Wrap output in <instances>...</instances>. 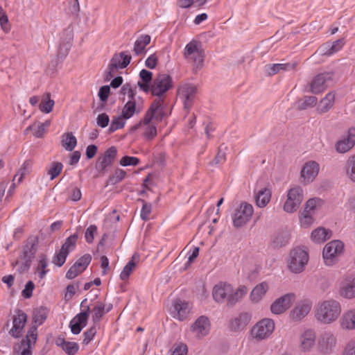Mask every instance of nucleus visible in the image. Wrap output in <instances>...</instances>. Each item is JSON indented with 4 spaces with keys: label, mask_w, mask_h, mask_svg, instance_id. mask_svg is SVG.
I'll return each instance as SVG.
<instances>
[{
    "label": "nucleus",
    "mask_w": 355,
    "mask_h": 355,
    "mask_svg": "<svg viewBox=\"0 0 355 355\" xmlns=\"http://www.w3.org/2000/svg\"><path fill=\"white\" fill-rule=\"evenodd\" d=\"M247 293L244 286L234 290L230 284L219 283L213 288L212 295L214 300L218 303L226 302L229 307H232L241 300Z\"/></svg>",
    "instance_id": "nucleus-1"
},
{
    "label": "nucleus",
    "mask_w": 355,
    "mask_h": 355,
    "mask_svg": "<svg viewBox=\"0 0 355 355\" xmlns=\"http://www.w3.org/2000/svg\"><path fill=\"white\" fill-rule=\"evenodd\" d=\"M341 313L340 303L333 299L318 304L315 310V319L322 324H329L335 322Z\"/></svg>",
    "instance_id": "nucleus-2"
},
{
    "label": "nucleus",
    "mask_w": 355,
    "mask_h": 355,
    "mask_svg": "<svg viewBox=\"0 0 355 355\" xmlns=\"http://www.w3.org/2000/svg\"><path fill=\"white\" fill-rule=\"evenodd\" d=\"M38 243L39 240L37 236H31L27 239L19 259L15 263H12V266H19L17 268L19 273L27 272L30 269L31 263L37 251Z\"/></svg>",
    "instance_id": "nucleus-3"
},
{
    "label": "nucleus",
    "mask_w": 355,
    "mask_h": 355,
    "mask_svg": "<svg viewBox=\"0 0 355 355\" xmlns=\"http://www.w3.org/2000/svg\"><path fill=\"white\" fill-rule=\"evenodd\" d=\"M344 244L339 240H334L326 244L322 257L327 266H332L338 261V257L343 254Z\"/></svg>",
    "instance_id": "nucleus-4"
},
{
    "label": "nucleus",
    "mask_w": 355,
    "mask_h": 355,
    "mask_svg": "<svg viewBox=\"0 0 355 355\" xmlns=\"http://www.w3.org/2000/svg\"><path fill=\"white\" fill-rule=\"evenodd\" d=\"M309 260V256L306 251L300 248H295L290 252L288 261L289 270L294 273L301 272Z\"/></svg>",
    "instance_id": "nucleus-5"
},
{
    "label": "nucleus",
    "mask_w": 355,
    "mask_h": 355,
    "mask_svg": "<svg viewBox=\"0 0 355 355\" xmlns=\"http://www.w3.org/2000/svg\"><path fill=\"white\" fill-rule=\"evenodd\" d=\"M303 200V191L300 186L289 189L287 199L284 205V210L287 213L295 211Z\"/></svg>",
    "instance_id": "nucleus-6"
},
{
    "label": "nucleus",
    "mask_w": 355,
    "mask_h": 355,
    "mask_svg": "<svg viewBox=\"0 0 355 355\" xmlns=\"http://www.w3.org/2000/svg\"><path fill=\"white\" fill-rule=\"evenodd\" d=\"M173 87L172 78L169 75L158 74L153 80L151 85V93L153 96L160 98Z\"/></svg>",
    "instance_id": "nucleus-7"
},
{
    "label": "nucleus",
    "mask_w": 355,
    "mask_h": 355,
    "mask_svg": "<svg viewBox=\"0 0 355 355\" xmlns=\"http://www.w3.org/2000/svg\"><path fill=\"white\" fill-rule=\"evenodd\" d=\"M253 207L248 202H242L239 207L235 210L233 216V224L236 228L245 225L253 214Z\"/></svg>",
    "instance_id": "nucleus-8"
},
{
    "label": "nucleus",
    "mask_w": 355,
    "mask_h": 355,
    "mask_svg": "<svg viewBox=\"0 0 355 355\" xmlns=\"http://www.w3.org/2000/svg\"><path fill=\"white\" fill-rule=\"evenodd\" d=\"M116 154V148L115 146H111L105 151L102 156L98 157L96 164V169L100 174H105L107 168L112 164Z\"/></svg>",
    "instance_id": "nucleus-9"
},
{
    "label": "nucleus",
    "mask_w": 355,
    "mask_h": 355,
    "mask_svg": "<svg viewBox=\"0 0 355 355\" xmlns=\"http://www.w3.org/2000/svg\"><path fill=\"white\" fill-rule=\"evenodd\" d=\"M320 171V166L315 161L306 162L300 172V181L304 184L312 182Z\"/></svg>",
    "instance_id": "nucleus-10"
},
{
    "label": "nucleus",
    "mask_w": 355,
    "mask_h": 355,
    "mask_svg": "<svg viewBox=\"0 0 355 355\" xmlns=\"http://www.w3.org/2000/svg\"><path fill=\"white\" fill-rule=\"evenodd\" d=\"M334 73L324 72L316 75L310 83L311 92L315 94L323 92L328 87V83L333 80Z\"/></svg>",
    "instance_id": "nucleus-11"
},
{
    "label": "nucleus",
    "mask_w": 355,
    "mask_h": 355,
    "mask_svg": "<svg viewBox=\"0 0 355 355\" xmlns=\"http://www.w3.org/2000/svg\"><path fill=\"white\" fill-rule=\"evenodd\" d=\"M73 39V26L70 24L60 35L58 54L65 56L69 51Z\"/></svg>",
    "instance_id": "nucleus-12"
},
{
    "label": "nucleus",
    "mask_w": 355,
    "mask_h": 355,
    "mask_svg": "<svg viewBox=\"0 0 355 355\" xmlns=\"http://www.w3.org/2000/svg\"><path fill=\"white\" fill-rule=\"evenodd\" d=\"M295 299L293 293H287L276 299L270 305L271 312L276 315L285 312L290 308Z\"/></svg>",
    "instance_id": "nucleus-13"
},
{
    "label": "nucleus",
    "mask_w": 355,
    "mask_h": 355,
    "mask_svg": "<svg viewBox=\"0 0 355 355\" xmlns=\"http://www.w3.org/2000/svg\"><path fill=\"white\" fill-rule=\"evenodd\" d=\"M87 299L82 301L81 306L85 307V310L74 317L70 322L69 326L72 333H80L82 329L87 324L89 306L88 305H85Z\"/></svg>",
    "instance_id": "nucleus-14"
},
{
    "label": "nucleus",
    "mask_w": 355,
    "mask_h": 355,
    "mask_svg": "<svg viewBox=\"0 0 355 355\" xmlns=\"http://www.w3.org/2000/svg\"><path fill=\"white\" fill-rule=\"evenodd\" d=\"M37 340V334H26L19 343L15 344L13 351L15 355H31V345Z\"/></svg>",
    "instance_id": "nucleus-15"
},
{
    "label": "nucleus",
    "mask_w": 355,
    "mask_h": 355,
    "mask_svg": "<svg viewBox=\"0 0 355 355\" xmlns=\"http://www.w3.org/2000/svg\"><path fill=\"white\" fill-rule=\"evenodd\" d=\"M196 92V87L191 84H185L178 89V94L183 99L185 109L189 110L191 107Z\"/></svg>",
    "instance_id": "nucleus-16"
},
{
    "label": "nucleus",
    "mask_w": 355,
    "mask_h": 355,
    "mask_svg": "<svg viewBox=\"0 0 355 355\" xmlns=\"http://www.w3.org/2000/svg\"><path fill=\"white\" fill-rule=\"evenodd\" d=\"M251 320V315L248 313H241L238 316L232 318L228 323L230 331L241 332L246 330Z\"/></svg>",
    "instance_id": "nucleus-17"
},
{
    "label": "nucleus",
    "mask_w": 355,
    "mask_h": 355,
    "mask_svg": "<svg viewBox=\"0 0 355 355\" xmlns=\"http://www.w3.org/2000/svg\"><path fill=\"white\" fill-rule=\"evenodd\" d=\"M345 44L344 38L338 39L336 41L329 43L327 42L321 45L311 58L319 55H331L342 49Z\"/></svg>",
    "instance_id": "nucleus-18"
},
{
    "label": "nucleus",
    "mask_w": 355,
    "mask_h": 355,
    "mask_svg": "<svg viewBox=\"0 0 355 355\" xmlns=\"http://www.w3.org/2000/svg\"><path fill=\"white\" fill-rule=\"evenodd\" d=\"M340 294L345 298L355 297V275H349L345 277L340 283Z\"/></svg>",
    "instance_id": "nucleus-19"
},
{
    "label": "nucleus",
    "mask_w": 355,
    "mask_h": 355,
    "mask_svg": "<svg viewBox=\"0 0 355 355\" xmlns=\"http://www.w3.org/2000/svg\"><path fill=\"white\" fill-rule=\"evenodd\" d=\"M194 53H197V56L193 58L194 62H197L196 70L202 68L204 61V51L198 47V42L192 40L185 46V51L184 55L186 58L191 55Z\"/></svg>",
    "instance_id": "nucleus-20"
},
{
    "label": "nucleus",
    "mask_w": 355,
    "mask_h": 355,
    "mask_svg": "<svg viewBox=\"0 0 355 355\" xmlns=\"http://www.w3.org/2000/svg\"><path fill=\"white\" fill-rule=\"evenodd\" d=\"M48 310L44 306H40L33 309L32 324L29 327L27 333H35L37 331V327L46 320Z\"/></svg>",
    "instance_id": "nucleus-21"
},
{
    "label": "nucleus",
    "mask_w": 355,
    "mask_h": 355,
    "mask_svg": "<svg viewBox=\"0 0 355 355\" xmlns=\"http://www.w3.org/2000/svg\"><path fill=\"white\" fill-rule=\"evenodd\" d=\"M355 144V128H352L348 130L346 138L338 141L335 144V149L338 153H345Z\"/></svg>",
    "instance_id": "nucleus-22"
},
{
    "label": "nucleus",
    "mask_w": 355,
    "mask_h": 355,
    "mask_svg": "<svg viewBox=\"0 0 355 355\" xmlns=\"http://www.w3.org/2000/svg\"><path fill=\"white\" fill-rule=\"evenodd\" d=\"M317 340L318 348L323 353L330 352L336 344V339L334 334H320Z\"/></svg>",
    "instance_id": "nucleus-23"
},
{
    "label": "nucleus",
    "mask_w": 355,
    "mask_h": 355,
    "mask_svg": "<svg viewBox=\"0 0 355 355\" xmlns=\"http://www.w3.org/2000/svg\"><path fill=\"white\" fill-rule=\"evenodd\" d=\"M311 303L300 302L290 311V318L293 321H300L304 318L311 310Z\"/></svg>",
    "instance_id": "nucleus-24"
},
{
    "label": "nucleus",
    "mask_w": 355,
    "mask_h": 355,
    "mask_svg": "<svg viewBox=\"0 0 355 355\" xmlns=\"http://www.w3.org/2000/svg\"><path fill=\"white\" fill-rule=\"evenodd\" d=\"M55 344L67 355H76L79 350V345L77 343L69 341L62 336L58 337Z\"/></svg>",
    "instance_id": "nucleus-25"
},
{
    "label": "nucleus",
    "mask_w": 355,
    "mask_h": 355,
    "mask_svg": "<svg viewBox=\"0 0 355 355\" xmlns=\"http://www.w3.org/2000/svg\"><path fill=\"white\" fill-rule=\"evenodd\" d=\"M27 321V315L20 309H16L12 317V327L9 333H14L23 329Z\"/></svg>",
    "instance_id": "nucleus-26"
},
{
    "label": "nucleus",
    "mask_w": 355,
    "mask_h": 355,
    "mask_svg": "<svg viewBox=\"0 0 355 355\" xmlns=\"http://www.w3.org/2000/svg\"><path fill=\"white\" fill-rule=\"evenodd\" d=\"M275 329V322L270 318H264L256 323L250 330V333H272Z\"/></svg>",
    "instance_id": "nucleus-27"
},
{
    "label": "nucleus",
    "mask_w": 355,
    "mask_h": 355,
    "mask_svg": "<svg viewBox=\"0 0 355 355\" xmlns=\"http://www.w3.org/2000/svg\"><path fill=\"white\" fill-rule=\"evenodd\" d=\"M298 65L297 62L293 63L273 64L266 66V72L268 76H273L280 71L295 70Z\"/></svg>",
    "instance_id": "nucleus-28"
},
{
    "label": "nucleus",
    "mask_w": 355,
    "mask_h": 355,
    "mask_svg": "<svg viewBox=\"0 0 355 355\" xmlns=\"http://www.w3.org/2000/svg\"><path fill=\"white\" fill-rule=\"evenodd\" d=\"M335 102V93L329 92L323 98H322L317 107L318 114H324L327 112L334 105Z\"/></svg>",
    "instance_id": "nucleus-29"
},
{
    "label": "nucleus",
    "mask_w": 355,
    "mask_h": 355,
    "mask_svg": "<svg viewBox=\"0 0 355 355\" xmlns=\"http://www.w3.org/2000/svg\"><path fill=\"white\" fill-rule=\"evenodd\" d=\"M272 192L268 187H264L254 194L256 205L260 207H265L270 200Z\"/></svg>",
    "instance_id": "nucleus-30"
},
{
    "label": "nucleus",
    "mask_w": 355,
    "mask_h": 355,
    "mask_svg": "<svg viewBox=\"0 0 355 355\" xmlns=\"http://www.w3.org/2000/svg\"><path fill=\"white\" fill-rule=\"evenodd\" d=\"M163 100L160 98H156L150 105V112L153 113V119L155 121L159 122L166 116V113L162 105Z\"/></svg>",
    "instance_id": "nucleus-31"
},
{
    "label": "nucleus",
    "mask_w": 355,
    "mask_h": 355,
    "mask_svg": "<svg viewBox=\"0 0 355 355\" xmlns=\"http://www.w3.org/2000/svg\"><path fill=\"white\" fill-rule=\"evenodd\" d=\"M269 289L268 284L263 282L257 284L251 291L250 300L253 302H259Z\"/></svg>",
    "instance_id": "nucleus-32"
},
{
    "label": "nucleus",
    "mask_w": 355,
    "mask_h": 355,
    "mask_svg": "<svg viewBox=\"0 0 355 355\" xmlns=\"http://www.w3.org/2000/svg\"><path fill=\"white\" fill-rule=\"evenodd\" d=\"M139 259L140 256L138 253L135 252L132 255L131 260L124 266L120 274V279L121 280L125 281L129 278L130 275L133 272L137 263L139 261Z\"/></svg>",
    "instance_id": "nucleus-33"
},
{
    "label": "nucleus",
    "mask_w": 355,
    "mask_h": 355,
    "mask_svg": "<svg viewBox=\"0 0 355 355\" xmlns=\"http://www.w3.org/2000/svg\"><path fill=\"white\" fill-rule=\"evenodd\" d=\"M211 329V323L209 318L205 315L200 316L191 325V330L195 332H209Z\"/></svg>",
    "instance_id": "nucleus-34"
},
{
    "label": "nucleus",
    "mask_w": 355,
    "mask_h": 355,
    "mask_svg": "<svg viewBox=\"0 0 355 355\" xmlns=\"http://www.w3.org/2000/svg\"><path fill=\"white\" fill-rule=\"evenodd\" d=\"M173 308L174 313L176 314L174 317H176L180 320H183L186 318L189 312V304L180 300H176L173 302Z\"/></svg>",
    "instance_id": "nucleus-35"
},
{
    "label": "nucleus",
    "mask_w": 355,
    "mask_h": 355,
    "mask_svg": "<svg viewBox=\"0 0 355 355\" xmlns=\"http://www.w3.org/2000/svg\"><path fill=\"white\" fill-rule=\"evenodd\" d=\"M332 236V232L324 227H318L311 234V239L316 243H322L329 239Z\"/></svg>",
    "instance_id": "nucleus-36"
},
{
    "label": "nucleus",
    "mask_w": 355,
    "mask_h": 355,
    "mask_svg": "<svg viewBox=\"0 0 355 355\" xmlns=\"http://www.w3.org/2000/svg\"><path fill=\"white\" fill-rule=\"evenodd\" d=\"M290 239L288 232L282 230L275 234L271 241V245L274 248H279L285 246Z\"/></svg>",
    "instance_id": "nucleus-37"
},
{
    "label": "nucleus",
    "mask_w": 355,
    "mask_h": 355,
    "mask_svg": "<svg viewBox=\"0 0 355 355\" xmlns=\"http://www.w3.org/2000/svg\"><path fill=\"white\" fill-rule=\"evenodd\" d=\"M340 325L345 330L355 329V310L348 311L343 314L340 319Z\"/></svg>",
    "instance_id": "nucleus-38"
},
{
    "label": "nucleus",
    "mask_w": 355,
    "mask_h": 355,
    "mask_svg": "<svg viewBox=\"0 0 355 355\" xmlns=\"http://www.w3.org/2000/svg\"><path fill=\"white\" fill-rule=\"evenodd\" d=\"M61 144L65 150L72 151L77 144V139L72 132H67L62 135Z\"/></svg>",
    "instance_id": "nucleus-39"
},
{
    "label": "nucleus",
    "mask_w": 355,
    "mask_h": 355,
    "mask_svg": "<svg viewBox=\"0 0 355 355\" xmlns=\"http://www.w3.org/2000/svg\"><path fill=\"white\" fill-rule=\"evenodd\" d=\"M55 102L51 98V94L47 92L43 96L39 105L40 110L43 113H50L53 108Z\"/></svg>",
    "instance_id": "nucleus-40"
},
{
    "label": "nucleus",
    "mask_w": 355,
    "mask_h": 355,
    "mask_svg": "<svg viewBox=\"0 0 355 355\" xmlns=\"http://www.w3.org/2000/svg\"><path fill=\"white\" fill-rule=\"evenodd\" d=\"M315 343V334H302L300 337V347L302 351L309 350Z\"/></svg>",
    "instance_id": "nucleus-41"
},
{
    "label": "nucleus",
    "mask_w": 355,
    "mask_h": 355,
    "mask_svg": "<svg viewBox=\"0 0 355 355\" xmlns=\"http://www.w3.org/2000/svg\"><path fill=\"white\" fill-rule=\"evenodd\" d=\"M135 112H139V110H136V102L128 101L122 110L121 117L124 119H128L133 116Z\"/></svg>",
    "instance_id": "nucleus-42"
},
{
    "label": "nucleus",
    "mask_w": 355,
    "mask_h": 355,
    "mask_svg": "<svg viewBox=\"0 0 355 355\" xmlns=\"http://www.w3.org/2000/svg\"><path fill=\"white\" fill-rule=\"evenodd\" d=\"M345 171L347 178L355 183V155L349 157L347 159Z\"/></svg>",
    "instance_id": "nucleus-43"
},
{
    "label": "nucleus",
    "mask_w": 355,
    "mask_h": 355,
    "mask_svg": "<svg viewBox=\"0 0 355 355\" xmlns=\"http://www.w3.org/2000/svg\"><path fill=\"white\" fill-rule=\"evenodd\" d=\"M150 42V36L148 35H142L137 40L134 45L135 54L139 55L144 50L145 47Z\"/></svg>",
    "instance_id": "nucleus-44"
},
{
    "label": "nucleus",
    "mask_w": 355,
    "mask_h": 355,
    "mask_svg": "<svg viewBox=\"0 0 355 355\" xmlns=\"http://www.w3.org/2000/svg\"><path fill=\"white\" fill-rule=\"evenodd\" d=\"M317 101L315 96H304V98L300 99L297 102V107L299 110H306L308 107L315 105Z\"/></svg>",
    "instance_id": "nucleus-45"
},
{
    "label": "nucleus",
    "mask_w": 355,
    "mask_h": 355,
    "mask_svg": "<svg viewBox=\"0 0 355 355\" xmlns=\"http://www.w3.org/2000/svg\"><path fill=\"white\" fill-rule=\"evenodd\" d=\"M105 306L102 303H98L92 310V319L93 322H99L105 313Z\"/></svg>",
    "instance_id": "nucleus-46"
},
{
    "label": "nucleus",
    "mask_w": 355,
    "mask_h": 355,
    "mask_svg": "<svg viewBox=\"0 0 355 355\" xmlns=\"http://www.w3.org/2000/svg\"><path fill=\"white\" fill-rule=\"evenodd\" d=\"M78 238V236L77 234L71 235L65 240V242L62 245L61 249L64 252H68L69 254V252L75 248Z\"/></svg>",
    "instance_id": "nucleus-47"
},
{
    "label": "nucleus",
    "mask_w": 355,
    "mask_h": 355,
    "mask_svg": "<svg viewBox=\"0 0 355 355\" xmlns=\"http://www.w3.org/2000/svg\"><path fill=\"white\" fill-rule=\"evenodd\" d=\"M125 175L126 173L125 171L120 168H117L115 171L114 173L108 178L107 181V184L114 185L117 184L125 178Z\"/></svg>",
    "instance_id": "nucleus-48"
},
{
    "label": "nucleus",
    "mask_w": 355,
    "mask_h": 355,
    "mask_svg": "<svg viewBox=\"0 0 355 355\" xmlns=\"http://www.w3.org/2000/svg\"><path fill=\"white\" fill-rule=\"evenodd\" d=\"M34 131L33 135L37 138H40L43 136L44 132V125H40V123H35L29 125L25 130L24 135H28L30 131Z\"/></svg>",
    "instance_id": "nucleus-49"
},
{
    "label": "nucleus",
    "mask_w": 355,
    "mask_h": 355,
    "mask_svg": "<svg viewBox=\"0 0 355 355\" xmlns=\"http://www.w3.org/2000/svg\"><path fill=\"white\" fill-rule=\"evenodd\" d=\"M32 168V162L31 160H26L24 162L21 167L18 171L17 173L14 176L12 181H15L17 176L20 174V177L18 180V182L19 183L22 179L23 177L27 174L29 173Z\"/></svg>",
    "instance_id": "nucleus-50"
},
{
    "label": "nucleus",
    "mask_w": 355,
    "mask_h": 355,
    "mask_svg": "<svg viewBox=\"0 0 355 355\" xmlns=\"http://www.w3.org/2000/svg\"><path fill=\"white\" fill-rule=\"evenodd\" d=\"M123 119L121 115L113 117L109 128V132H114L119 129L123 128L125 124Z\"/></svg>",
    "instance_id": "nucleus-51"
},
{
    "label": "nucleus",
    "mask_w": 355,
    "mask_h": 355,
    "mask_svg": "<svg viewBox=\"0 0 355 355\" xmlns=\"http://www.w3.org/2000/svg\"><path fill=\"white\" fill-rule=\"evenodd\" d=\"M0 26L3 31L6 33L10 31V25L8 23V17L3 10V8L0 6Z\"/></svg>",
    "instance_id": "nucleus-52"
},
{
    "label": "nucleus",
    "mask_w": 355,
    "mask_h": 355,
    "mask_svg": "<svg viewBox=\"0 0 355 355\" xmlns=\"http://www.w3.org/2000/svg\"><path fill=\"white\" fill-rule=\"evenodd\" d=\"M47 266V258L46 255H41L37 267V270L39 271V277L40 279H43L48 272L49 270L46 269Z\"/></svg>",
    "instance_id": "nucleus-53"
},
{
    "label": "nucleus",
    "mask_w": 355,
    "mask_h": 355,
    "mask_svg": "<svg viewBox=\"0 0 355 355\" xmlns=\"http://www.w3.org/2000/svg\"><path fill=\"white\" fill-rule=\"evenodd\" d=\"M322 201L321 199L315 198H311L307 200L306 202V206L304 208V212L307 214V212H311V211L314 210L317 208V207L321 206Z\"/></svg>",
    "instance_id": "nucleus-54"
},
{
    "label": "nucleus",
    "mask_w": 355,
    "mask_h": 355,
    "mask_svg": "<svg viewBox=\"0 0 355 355\" xmlns=\"http://www.w3.org/2000/svg\"><path fill=\"white\" fill-rule=\"evenodd\" d=\"M138 200L140 201L141 202H142V204H143L140 216L142 220H148L149 215L151 213L152 206L150 204L147 203L143 199L139 198Z\"/></svg>",
    "instance_id": "nucleus-55"
},
{
    "label": "nucleus",
    "mask_w": 355,
    "mask_h": 355,
    "mask_svg": "<svg viewBox=\"0 0 355 355\" xmlns=\"http://www.w3.org/2000/svg\"><path fill=\"white\" fill-rule=\"evenodd\" d=\"M68 254V252H64L60 248L59 252L53 257V263L59 267L62 266L64 263Z\"/></svg>",
    "instance_id": "nucleus-56"
},
{
    "label": "nucleus",
    "mask_w": 355,
    "mask_h": 355,
    "mask_svg": "<svg viewBox=\"0 0 355 355\" xmlns=\"http://www.w3.org/2000/svg\"><path fill=\"white\" fill-rule=\"evenodd\" d=\"M62 164L61 162H53L52 166L48 171V174L51 175V180H53L57 177L62 169Z\"/></svg>",
    "instance_id": "nucleus-57"
},
{
    "label": "nucleus",
    "mask_w": 355,
    "mask_h": 355,
    "mask_svg": "<svg viewBox=\"0 0 355 355\" xmlns=\"http://www.w3.org/2000/svg\"><path fill=\"white\" fill-rule=\"evenodd\" d=\"M188 347L184 343H178L173 346L171 355H187Z\"/></svg>",
    "instance_id": "nucleus-58"
},
{
    "label": "nucleus",
    "mask_w": 355,
    "mask_h": 355,
    "mask_svg": "<svg viewBox=\"0 0 355 355\" xmlns=\"http://www.w3.org/2000/svg\"><path fill=\"white\" fill-rule=\"evenodd\" d=\"M97 232V227L94 225H89L85 232V237L87 243H92L94 239V235Z\"/></svg>",
    "instance_id": "nucleus-59"
},
{
    "label": "nucleus",
    "mask_w": 355,
    "mask_h": 355,
    "mask_svg": "<svg viewBox=\"0 0 355 355\" xmlns=\"http://www.w3.org/2000/svg\"><path fill=\"white\" fill-rule=\"evenodd\" d=\"M139 163V159L135 157L124 156L120 160V164L123 166H137Z\"/></svg>",
    "instance_id": "nucleus-60"
},
{
    "label": "nucleus",
    "mask_w": 355,
    "mask_h": 355,
    "mask_svg": "<svg viewBox=\"0 0 355 355\" xmlns=\"http://www.w3.org/2000/svg\"><path fill=\"white\" fill-rule=\"evenodd\" d=\"M92 260V257L89 254H86L78 259L74 264H76L78 267L81 268L85 270L87 266L89 264Z\"/></svg>",
    "instance_id": "nucleus-61"
},
{
    "label": "nucleus",
    "mask_w": 355,
    "mask_h": 355,
    "mask_svg": "<svg viewBox=\"0 0 355 355\" xmlns=\"http://www.w3.org/2000/svg\"><path fill=\"white\" fill-rule=\"evenodd\" d=\"M84 270L73 264L67 271L66 277L69 279H72L81 273Z\"/></svg>",
    "instance_id": "nucleus-62"
},
{
    "label": "nucleus",
    "mask_w": 355,
    "mask_h": 355,
    "mask_svg": "<svg viewBox=\"0 0 355 355\" xmlns=\"http://www.w3.org/2000/svg\"><path fill=\"white\" fill-rule=\"evenodd\" d=\"M110 122L109 116L106 113H102L97 116L96 123L102 128H106Z\"/></svg>",
    "instance_id": "nucleus-63"
},
{
    "label": "nucleus",
    "mask_w": 355,
    "mask_h": 355,
    "mask_svg": "<svg viewBox=\"0 0 355 355\" xmlns=\"http://www.w3.org/2000/svg\"><path fill=\"white\" fill-rule=\"evenodd\" d=\"M34 288V283L32 281H28L26 284L24 289L21 291L22 296L26 299L30 298L33 295Z\"/></svg>",
    "instance_id": "nucleus-64"
}]
</instances>
